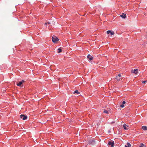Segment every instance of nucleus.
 I'll use <instances>...</instances> for the list:
<instances>
[{"label": "nucleus", "instance_id": "f257e3e1", "mask_svg": "<svg viewBox=\"0 0 147 147\" xmlns=\"http://www.w3.org/2000/svg\"><path fill=\"white\" fill-rule=\"evenodd\" d=\"M52 41L54 43L56 42L59 40V39L57 37L54 36L52 37Z\"/></svg>", "mask_w": 147, "mask_h": 147}, {"label": "nucleus", "instance_id": "f03ea898", "mask_svg": "<svg viewBox=\"0 0 147 147\" xmlns=\"http://www.w3.org/2000/svg\"><path fill=\"white\" fill-rule=\"evenodd\" d=\"M20 117L23 120H26L27 119V116L24 115H20Z\"/></svg>", "mask_w": 147, "mask_h": 147}, {"label": "nucleus", "instance_id": "7ed1b4c3", "mask_svg": "<svg viewBox=\"0 0 147 147\" xmlns=\"http://www.w3.org/2000/svg\"><path fill=\"white\" fill-rule=\"evenodd\" d=\"M108 110H106L104 109V112L106 114L109 113H111V109H107Z\"/></svg>", "mask_w": 147, "mask_h": 147}, {"label": "nucleus", "instance_id": "20e7f679", "mask_svg": "<svg viewBox=\"0 0 147 147\" xmlns=\"http://www.w3.org/2000/svg\"><path fill=\"white\" fill-rule=\"evenodd\" d=\"M123 127L124 129L128 130L129 129V126L127 125L126 124L124 123L123 125Z\"/></svg>", "mask_w": 147, "mask_h": 147}, {"label": "nucleus", "instance_id": "39448f33", "mask_svg": "<svg viewBox=\"0 0 147 147\" xmlns=\"http://www.w3.org/2000/svg\"><path fill=\"white\" fill-rule=\"evenodd\" d=\"M121 75L120 74H119L118 76H117L116 79L118 81H120V79L122 78Z\"/></svg>", "mask_w": 147, "mask_h": 147}, {"label": "nucleus", "instance_id": "423d86ee", "mask_svg": "<svg viewBox=\"0 0 147 147\" xmlns=\"http://www.w3.org/2000/svg\"><path fill=\"white\" fill-rule=\"evenodd\" d=\"M108 144L109 145H111V147H113L114 144V141L111 142L109 141V142Z\"/></svg>", "mask_w": 147, "mask_h": 147}, {"label": "nucleus", "instance_id": "0eeeda50", "mask_svg": "<svg viewBox=\"0 0 147 147\" xmlns=\"http://www.w3.org/2000/svg\"><path fill=\"white\" fill-rule=\"evenodd\" d=\"M87 58L90 60L91 61L93 59V57L90 55L89 54L87 56Z\"/></svg>", "mask_w": 147, "mask_h": 147}, {"label": "nucleus", "instance_id": "6e6552de", "mask_svg": "<svg viewBox=\"0 0 147 147\" xmlns=\"http://www.w3.org/2000/svg\"><path fill=\"white\" fill-rule=\"evenodd\" d=\"M94 142H95V141L94 140H89L88 141V143L89 144H93L94 143Z\"/></svg>", "mask_w": 147, "mask_h": 147}, {"label": "nucleus", "instance_id": "1a4fd4ad", "mask_svg": "<svg viewBox=\"0 0 147 147\" xmlns=\"http://www.w3.org/2000/svg\"><path fill=\"white\" fill-rule=\"evenodd\" d=\"M24 82V81L23 80H22V81L20 82L19 83L17 84V85L18 86H21V85L22 84L23 82Z\"/></svg>", "mask_w": 147, "mask_h": 147}, {"label": "nucleus", "instance_id": "9d476101", "mask_svg": "<svg viewBox=\"0 0 147 147\" xmlns=\"http://www.w3.org/2000/svg\"><path fill=\"white\" fill-rule=\"evenodd\" d=\"M138 69H134V70L132 72H133L135 74H138Z\"/></svg>", "mask_w": 147, "mask_h": 147}, {"label": "nucleus", "instance_id": "9b49d317", "mask_svg": "<svg viewBox=\"0 0 147 147\" xmlns=\"http://www.w3.org/2000/svg\"><path fill=\"white\" fill-rule=\"evenodd\" d=\"M120 17L123 18H126V14L124 13H122V14L120 15Z\"/></svg>", "mask_w": 147, "mask_h": 147}, {"label": "nucleus", "instance_id": "f8f14e48", "mask_svg": "<svg viewBox=\"0 0 147 147\" xmlns=\"http://www.w3.org/2000/svg\"><path fill=\"white\" fill-rule=\"evenodd\" d=\"M125 147H131V145L129 143L127 142V145H125Z\"/></svg>", "mask_w": 147, "mask_h": 147}, {"label": "nucleus", "instance_id": "ddd939ff", "mask_svg": "<svg viewBox=\"0 0 147 147\" xmlns=\"http://www.w3.org/2000/svg\"><path fill=\"white\" fill-rule=\"evenodd\" d=\"M142 129L144 130H147V127L146 126H143L142 127Z\"/></svg>", "mask_w": 147, "mask_h": 147}, {"label": "nucleus", "instance_id": "4468645a", "mask_svg": "<svg viewBox=\"0 0 147 147\" xmlns=\"http://www.w3.org/2000/svg\"><path fill=\"white\" fill-rule=\"evenodd\" d=\"M74 94H75V93H77V94H80V92H79L78 90H76L74 92Z\"/></svg>", "mask_w": 147, "mask_h": 147}, {"label": "nucleus", "instance_id": "2eb2a0df", "mask_svg": "<svg viewBox=\"0 0 147 147\" xmlns=\"http://www.w3.org/2000/svg\"><path fill=\"white\" fill-rule=\"evenodd\" d=\"M58 53H61V52L62 50L61 48H59L58 49Z\"/></svg>", "mask_w": 147, "mask_h": 147}, {"label": "nucleus", "instance_id": "dca6fc26", "mask_svg": "<svg viewBox=\"0 0 147 147\" xmlns=\"http://www.w3.org/2000/svg\"><path fill=\"white\" fill-rule=\"evenodd\" d=\"M140 147H144L145 145H144L143 144V143H141L140 144V145L139 146Z\"/></svg>", "mask_w": 147, "mask_h": 147}, {"label": "nucleus", "instance_id": "f3484780", "mask_svg": "<svg viewBox=\"0 0 147 147\" xmlns=\"http://www.w3.org/2000/svg\"><path fill=\"white\" fill-rule=\"evenodd\" d=\"M111 34V35H112L114 34V32L113 31H111L110 32Z\"/></svg>", "mask_w": 147, "mask_h": 147}, {"label": "nucleus", "instance_id": "a211bd4d", "mask_svg": "<svg viewBox=\"0 0 147 147\" xmlns=\"http://www.w3.org/2000/svg\"><path fill=\"white\" fill-rule=\"evenodd\" d=\"M51 24V23L49 22H47V23H45V25H46L47 24Z\"/></svg>", "mask_w": 147, "mask_h": 147}, {"label": "nucleus", "instance_id": "6ab92c4d", "mask_svg": "<svg viewBox=\"0 0 147 147\" xmlns=\"http://www.w3.org/2000/svg\"><path fill=\"white\" fill-rule=\"evenodd\" d=\"M110 32H111V31L110 30H108L107 31V33L108 34H109L110 33Z\"/></svg>", "mask_w": 147, "mask_h": 147}, {"label": "nucleus", "instance_id": "aec40b11", "mask_svg": "<svg viewBox=\"0 0 147 147\" xmlns=\"http://www.w3.org/2000/svg\"><path fill=\"white\" fill-rule=\"evenodd\" d=\"M120 107L121 108H123L124 107V104H123L122 105H121L120 106Z\"/></svg>", "mask_w": 147, "mask_h": 147}, {"label": "nucleus", "instance_id": "412c9836", "mask_svg": "<svg viewBox=\"0 0 147 147\" xmlns=\"http://www.w3.org/2000/svg\"><path fill=\"white\" fill-rule=\"evenodd\" d=\"M147 82V81H144L142 82V83H145L146 82Z\"/></svg>", "mask_w": 147, "mask_h": 147}, {"label": "nucleus", "instance_id": "4be33fe9", "mask_svg": "<svg viewBox=\"0 0 147 147\" xmlns=\"http://www.w3.org/2000/svg\"><path fill=\"white\" fill-rule=\"evenodd\" d=\"M125 103L126 102H125V101H123V102H122L123 104H125Z\"/></svg>", "mask_w": 147, "mask_h": 147}]
</instances>
